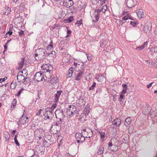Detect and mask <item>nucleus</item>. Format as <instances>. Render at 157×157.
I'll list each match as a JSON object with an SVG mask.
<instances>
[{
	"label": "nucleus",
	"mask_w": 157,
	"mask_h": 157,
	"mask_svg": "<svg viewBox=\"0 0 157 157\" xmlns=\"http://www.w3.org/2000/svg\"><path fill=\"white\" fill-rule=\"evenodd\" d=\"M62 122L63 121L56 120L52 125L49 131L53 128V130L52 132L53 134H56L57 133V132H60L61 130V124Z\"/></svg>",
	"instance_id": "nucleus-1"
},
{
	"label": "nucleus",
	"mask_w": 157,
	"mask_h": 157,
	"mask_svg": "<svg viewBox=\"0 0 157 157\" xmlns=\"http://www.w3.org/2000/svg\"><path fill=\"white\" fill-rule=\"evenodd\" d=\"M53 72L52 74H50L49 76L48 77L46 75H48V74L46 73L45 74V77L46 78V79H44V80L48 82H49L53 85L56 84L57 83H58L59 81V79L56 76H54L52 75Z\"/></svg>",
	"instance_id": "nucleus-2"
},
{
	"label": "nucleus",
	"mask_w": 157,
	"mask_h": 157,
	"mask_svg": "<svg viewBox=\"0 0 157 157\" xmlns=\"http://www.w3.org/2000/svg\"><path fill=\"white\" fill-rule=\"evenodd\" d=\"M56 120L62 121L65 116L63 111L61 109L58 108L55 112Z\"/></svg>",
	"instance_id": "nucleus-3"
},
{
	"label": "nucleus",
	"mask_w": 157,
	"mask_h": 157,
	"mask_svg": "<svg viewBox=\"0 0 157 157\" xmlns=\"http://www.w3.org/2000/svg\"><path fill=\"white\" fill-rule=\"evenodd\" d=\"M44 140L43 144L47 147H48L53 144L54 138L51 135H46L45 137Z\"/></svg>",
	"instance_id": "nucleus-4"
},
{
	"label": "nucleus",
	"mask_w": 157,
	"mask_h": 157,
	"mask_svg": "<svg viewBox=\"0 0 157 157\" xmlns=\"http://www.w3.org/2000/svg\"><path fill=\"white\" fill-rule=\"evenodd\" d=\"M77 108L74 105H69L67 108L66 113L68 116H73L77 112Z\"/></svg>",
	"instance_id": "nucleus-5"
},
{
	"label": "nucleus",
	"mask_w": 157,
	"mask_h": 157,
	"mask_svg": "<svg viewBox=\"0 0 157 157\" xmlns=\"http://www.w3.org/2000/svg\"><path fill=\"white\" fill-rule=\"evenodd\" d=\"M35 52L39 53V56L42 59H45L48 54L46 50L41 48L36 50Z\"/></svg>",
	"instance_id": "nucleus-6"
},
{
	"label": "nucleus",
	"mask_w": 157,
	"mask_h": 157,
	"mask_svg": "<svg viewBox=\"0 0 157 157\" xmlns=\"http://www.w3.org/2000/svg\"><path fill=\"white\" fill-rule=\"evenodd\" d=\"M42 70H44L45 72L48 74H52L53 71V67L51 65H50L49 66L46 64L43 65L41 67Z\"/></svg>",
	"instance_id": "nucleus-7"
},
{
	"label": "nucleus",
	"mask_w": 157,
	"mask_h": 157,
	"mask_svg": "<svg viewBox=\"0 0 157 157\" xmlns=\"http://www.w3.org/2000/svg\"><path fill=\"white\" fill-rule=\"evenodd\" d=\"M43 130L41 128H37L34 131V136L35 139L37 140H40L43 136Z\"/></svg>",
	"instance_id": "nucleus-8"
},
{
	"label": "nucleus",
	"mask_w": 157,
	"mask_h": 157,
	"mask_svg": "<svg viewBox=\"0 0 157 157\" xmlns=\"http://www.w3.org/2000/svg\"><path fill=\"white\" fill-rule=\"evenodd\" d=\"M44 80V74L41 72H38L34 76L33 80L34 81L38 82L42 81L43 79Z\"/></svg>",
	"instance_id": "nucleus-9"
},
{
	"label": "nucleus",
	"mask_w": 157,
	"mask_h": 157,
	"mask_svg": "<svg viewBox=\"0 0 157 157\" xmlns=\"http://www.w3.org/2000/svg\"><path fill=\"white\" fill-rule=\"evenodd\" d=\"M137 1L135 0L134 2L133 0H125V4L127 5V7L129 8H131L134 7L137 3Z\"/></svg>",
	"instance_id": "nucleus-10"
},
{
	"label": "nucleus",
	"mask_w": 157,
	"mask_h": 157,
	"mask_svg": "<svg viewBox=\"0 0 157 157\" xmlns=\"http://www.w3.org/2000/svg\"><path fill=\"white\" fill-rule=\"evenodd\" d=\"M36 152L40 155L44 154L45 151V147L43 146L38 145L35 148Z\"/></svg>",
	"instance_id": "nucleus-11"
},
{
	"label": "nucleus",
	"mask_w": 157,
	"mask_h": 157,
	"mask_svg": "<svg viewBox=\"0 0 157 157\" xmlns=\"http://www.w3.org/2000/svg\"><path fill=\"white\" fill-rule=\"evenodd\" d=\"M43 114L45 116L44 119L46 120L49 119L50 117L52 118L53 116L52 112L50 110H47L44 113H43Z\"/></svg>",
	"instance_id": "nucleus-12"
},
{
	"label": "nucleus",
	"mask_w": 157,
	"mask_h": 157,
	"mask_svg": "<svg viewBox=\"0 0 157 157\" xmlns=\"http://www.w3.org/2000/svg\"><path fill=\"white\" fill-rule=\"evenodd\" d=\"M151 109V107L149 105H147L146 106H144L143 108V113L144 115H148Z\"/></svg>",
	"instance_id": "nucleus-13"
},
{
	"label": "nucleus",
	"mask_w": 157,
	"mask_h": 157,
	"mask_svg": "<svg viewBox=\"0 0 157 157\" xmlns=\"http://www.w3.org/2000/svg\"><path fill=\"white\" fill-rule=\"evenodd\" d=\"M112 124L115 125L116 127L120 126L121 123V120L120 118H115L112 122Z\"/></svg>",
	"instance_id": "nucleus-14"
},
{
	"label": "nucleus",
	"mask_w": 157,
	"mask_h": 157,
	"mask_svg": "<svg viewBox=\"0 0 157 157\" xmlns=\"http://www.w3.org/2000/svg\"><path fill=\"white\" fill-rule=\"evenodd\" d=\"M80 71L77 74L75 77V80L76 81H78L80 80L81 78L82 77L84 73V69L83 68L82 69V71L79 70Z\"/></svg>",
	"instance_id": "nucleus-15"
},
{
	"label": "nucleus",
	"mask_w": 157,
	"mask_h": 157,
	"mask_svg": "<svg viewBox=\"0 0 157 157\" xmlns=\"http://www.w3.org/2000/svg\"><path fill=\"white\" fill-rule=\"evenodd\" d=\"M20 119L21 121V124H24L26 123H28L29 122L28 117L24 115V114L20 118Z\"/></svg>",
	"instance_id": "nucleus-16"
},
{
	"label": "nucleus",
	"mask_w": 157,
	"mask_h": 157,
	"mask_svg": "<svg viewBox=\"0 0 157 157\" xmlns=\"http://www.w3.org/2000/svg\"><path fill=\"white\" fill-rule=\"evenodd\" d=\"M97 149L98 151L97 152L98 155H101L103 154L104 151V148L101 145H100L98 147Z\"/></svg>",
	"instance_id": "nucleus-17"
},
{
	"label": "nucleus",
	"mask_w": 157,
	"mask_h": 157,
	"mask_svg": "<svg viewBox=\"0 0 157 157\" xmlns=\"http://www.w3.org/2000/svg\"><path fill=\"white\" fill-rule=\"evenodd\" d=\"M62 92V91L61 90H58L57 92L56 93L55 95L54 99L55 102H57L58 101L59 97Z\"/></svg>",
	"instance_id": "nucleus-18"
},
{
	"label": "nucleus",
	"mask_w": 157,
	"mask_h": 157,
	"mask_svg": "<svg viewBox=\"0 0 157 157\" xmlns=\"http://www.w3.org/2000/svg\"><path fill=\"white\" fill-rule=\"evenodd\" d=\"M97 132L100 134V140L102 142H104L105 140V132L98 131Z\"/></svg>",
	"instance_id": "nucleus-19"
},
{
	"label": "nucleus",
	"mask_w": 157,
	"mask_h": 157,
	"mask_svg": "<svg viewBox=\"0 0 157 157\" xmlns=\"http://www.w3.org/2000/svg\"><path fill=\"white\" fill-rule=\"evenodd\" d=\"M150 51L149 52V54L153 56L154 55H155L156 53H157V47H154V48H151L150 49Z\"/></svg>",
	"instance_id": "nucleus-20"
},
{
	"label": "nucleus",
	"mask_w": 157,
	"mask_h": 157,
	"mask_svg": "<svg viewBox=\"0 0 157 157\" xmlns=\"http://www.w3.org/2000/svg\"><path fill=\"white\" fill-rule=\"evenodd\" d=\"M132 121V118L130 117H128L125 120L124 122V125L126 127H127L130 124Z\"/></svg>",
	"instance_id": "nucleus-21"
},
{
	"label": "nucleus",
	"mask_w": 157,
	"mask_h": 157,
	"mask_svg": "<svg viewBox=\"0 0 157 157\" xmlns=\"http://www.w3.org/2000/svg\"><path fill=\"white\" fill-rule=\"evenodd\" d=\"M95 78L98 82H102L105 81V76L101 75H98L96 76Z\"/></svg>",
	"instance_id": "nucleus-22"
},
{
	"label": "nucleus",
	"mask_w": 157,
	"mask_h": 157,
	"mask_svg": "<svg viewBox=\"0 0 157 157\" xmlns=\"http://www.w3.org/2000/svg\"><path fill=\"white\" fill-rule=\"evenodd\" d=\"M110 142H112L114 145L119 146V141L116 138H112L110 140Z\"/></svg>",
	"instance_id": "nucleus-23"
},
{
	"label": "nucleus",
	"mask_w": 157,
	"mask_h": 157,
	"mask_svg": "<svg viewBox=\"0 0 157 157\" xmlns=\"http://www.w3.org/2000/svg\"><path fill=\"white\" fill-rule=\"evenodd\" d=\"M82 135V134H80V133H77L75 135L76 140L77 143L78 144V145L79 144L80 137H81Z\"/></svg>",
	"instance_id": "nucleus-24"
},
{
	"label": "nucleus",
	"mask_w": 157,
	"mask_h": 157,
	"mask_svg": "<svg viewBox=\"0 0 157 157\" xmlns=\"http://www.w3.org/2000/svg\"><path fill=\"white\" fill-rule=\"evenodd\" d=\"M137 15L140 18L143 17L144 16V14L143 13V10L139 9L138 12L137 13Z\"/></svg>",
	"instance_id": "nucleus-25"
},
{
	"label": "nucleus",
	"mask_w": 157,
	"mask_h": 157,
	"mask_svg": "<svg viewBox=\"0 0 157 157\" xmlns=\"http://www.w3.org/2000/svg\"><path fill=\"white\" fill-rule=\"evenodd\" d=\"M25 58H22L21 59V61L18 63L19 67H18V69H20L22 68L24 64H25L24 63Z\"/></svg>",
	"instance_id": "nucleus-26"
},
{
	"label": "nucleus",
	"mask_w": 157,
	"mask_h": 157,
	"mask_svg": "<svg viewBox=\"0 0 157 157\" xmlns=\"http://www.w3.org/2000/svg\"><path fill=\"white\" fill-rule=\"evenodd\" d=\"M147 45V42H145L143 44L140 46H139L136 48V49L139 51L141 50L144 49Z\"/></svg>",
	"instance_id": "nucleus-27"
},
{
	"label": "nucleus",
	"mask_w": 157,
	"mask_h": 157,
	"mask_svg": "<svg viewBox=\"0 0 157 157\" xmlns=\"http://www.w3.org/2000/svg\"><path fill=\"white\" fill-rule=\"evenodd\" d=\"M122 87L123 89L121 92V93L125 94L126 93L127 90L128 89L127 85L126 84H123L122 85Z\"/></svg>",
	"instance_id": "nucleus-28"
},
{
	"label": "nucleus",
	"mask_w": 157,
	"mask_h": 157,
	"mask_svg": "<svg viewBox=\"0 0 157 157\" xmlns=\"http://www.w3.org/2000/svg\"><path fill=\"white\" fill-rule=\"evenodd\" d=\"M90 106H88V105H86L84 109V112L85 114V116H86V115H87L90 112Z\"/></svg>",
	"instance_id": "nucleus-29"
},
{
	"label": "nucleus",
	"mask_w": 157,
	"mask_h": 157,
	"mask_svg": "<svg viewBox=\"0 0 157 157\" xmlns=\"http://www.w3.org/2000/svg\"><path fill=\"white\" fill-rule=\"evenodd\" d=\"M73 17L70 16L67 19H66L64 20V22L66 23H70L74 20Z\"/></svg>",
	"instance_id": "nucleus-30"
},
{
	"label": "nucleus",
	"mask_w": 157,
	"mask_h": 157,
	"mask_svg": "<svg viewBox=\"0 0 157 157\" xmlns=\"http://www.w3.org/2000/svg\"><path fill=\"white\" fill-rule=\"evenodd\" d=\"M4 136L6 140L8 141L10 137V135L9 133L7 132H5L4 133Z\"/></svg>",
	"instance_id": "nucleus-31"
},
{
	"label": "nucleus",
	"mask_w": 157,
	"mask_h": 157,
	"mask_svg": "<svg viewBox=\"0 0 157 157\" xmlns=\"http://www.w3.org/2000/svg\"><path fill=\"white\" fill-rule=\"evenodd\" d=\"M119 146H116L113 145V147H112L111 148V149H110L111 150V151L113 152H115L117 151L118 150V147Z\"/></svg>",
	"instance_id": "nucleus-32"
},
{
	"label": "nucleus",
	"mask_w": 157,
	"mask_h": 157,
	"mask_svg": "<svg viewBox=\"0 0 157 157\" xmlns=\"http://www.w3.org/2000/svg\"><path fill=\"white\" fill-rule=\"evenodd\" d=\"M39 22L41 23L45 19L44 16V15H40L38 17Z\"/></svg>",
	"instance_id": "nucleus-33"
},
{
	"label": "nucleus",
	"mask_w": 157,
	"mask_h": 157,
	"mask_svg": "<svg viewBox=\"0 0 157 157\" xmlns=\"http://www.w3.org/2000/svg\"><path fill=\"white\" fill-rule=\"evenodd\" d=\"M17 99H14L13 100V101L11 103V108H14V107L15 106L16 104H17Z\"/></svg>",
	"instance_id": "nucleus-34"
},
{
	"label": "nucleus",
	"mask_w": 157,
	"mask_h": 157,
	"mask_svg": "<svg viewBox=\"0 0 157 157\" xmlns=\"http://www.w3.org/2000/svg\"><path fill=\"white\" fill-rule=\"evenodd\" d=\"M82 20L81 19L79 20H77L76 23H75V25H77L78 26H80L82 24Z\"/></svg>",
	"instance_id": "nucleus-35"
},
{
	"label": "nucleus",
	"mask_w": 157,
	"mask_h": 157,
	"mask_svg": "<svg viewBox=\"0 0 157 157\" xmlns=\"http://www.w3.org/2000/svg\"><path fill=\"white\" fill-rule=\"evenodd\" d=\"M44 113L42 109H39L38 111L36 113V115L40 117H41V113Z\"/></svg>",
	"instance_id": "nucleus-36"
},
{
	"label": "nucleus",
	"mask_w": 157,
	"mask_h": 157,
	"mask_svg": "<svg viewBox=\"0 0 157 157\" xmlns=\"http://www.w3.org/2000/svg\"><path fill=\"white\" fill-rule=\"evenodd\" d=\"M47 55L48 56L54 58L56 56V52L55 51H53L49 54L48 53Z\"/></svg>",
	"instance_id": "nucleus-37"
},
{
	"label": "nucleus",
	"mask_w": 157,
	"mask_h": 157,
	"mask_svg": "<svg viewBox=\"0 0 157 157\" xmlns=\"http://www.w3.org/2000/svg\"><path fill=\"white\" fill-rule=\"evenodd\" d=\"M107 8V5H104L100 9V10L101 12H102L103 13H104L105 12Z\"/></svg>",
	"instance_id": "nucleus-38"
},
{
	"label": "nucleus",
	"mask_w": 157,
	"mask_h": 157,
	"mask_svg": "<svg viewBox=\"0 0 157 157\" xmlns=\"http://www.w3.org/2000/svg\"><path fill=\"white\" fill-rule=\"evenodd\" d=\"M73 73V71H71L70 70H69L68 72V74L67 75V77L69 78L71 77Z\"/></svg>",
	"instance_id": "nucleus-39"
},
{
	"label": "nucleus",
	"mask_w": 157,
	"mask_h": 157,
	"mask_svg": "<svg viewBox=\"0 0 157 157\" xmlns=\"http://www.w3.org/2000/svg\"><path fill=\"white\" fill-rule=\"evenodd\" d=\"M17 85L16 82H12L10 84V88L11 89H14L15 88Z\"/></svg>",
	"instance_id": "nucleus-40"
},
{
	"label": "nucleus",
	"mask_w": 157,
	"mask_h": 157,
	"mask_svg": "<svg viewBox=\"0 0 157 157\" xmlns=\"http://www.w3.org/2000/svg\"><path fill=\"white\" fill-rule=\"evenodd\" d=\"M65 1H66L65 0H63V6L67 8H69V3Z\"/></svg>",
	"instance_id": "nucleus-41"
},
{
	"label": "nucleus",
	"mask_w": 157,
	"mask_h": 157,
	"mask_svg": "<svg viewBox=\"0 0 157 157\" xmlns=\"http://www.w3.org/2000/svg\"><path fill=\"white\" fill-rule=\"evenodd\" d=\"M130 24L131 25H132L133 27H134L136 26V25L139 24V23L137 21H131L130 22Z\"/></svg>",
	"instance_id": "nucleus-42"
},
{
	"label": "nucleus",
	"mask_w": 157,
	"mask_h": 157,
	"mask_svg": "<svg viewBox=\"0 0 157 157\" xmlns=\"http://www.w3.org/2000/svg\"><path fill=\"white\" fill-rule=\"evenodd\" d=\"M123 94L120 93V98H119V101L120 102H123L122 100L124 98V95Z\"/></svg>",
	"instance_id": "nucleus-43"
},
{
	"label": "nucleus",
	"mask_w": 157,
	"mask_h": 157,
	"mask_svg": "<svg viewBox=\"0 0 157 157\" xmlns=\"http://www.w3.org/2000/svg\"><path fill=\"white\" fill-rule=\"evenodd\" d=\"M96 83L94 82L91 86L89 88V90H93L94 89V87H96Z\"/></svg>",
	"instance_id": "nucleus-44"
},
{
	"label": "nucleus",
	"mask_w": 157,
	"mask_h": 157,
	"mask_svg": "<svg viewBox=\"0 0 157 157\" xmlns=\"http://www.w3.org/2000/svg\"><path fill=\"white\" fill-rule=\"evenodd\" d=\"M87 59L89 61H91L92 59V55L90 54H86Z\"/></svg>",
	"instance_id": "nucleus-45"
},
{
	"label": "nucleus",
	"mask_w": 157,
	"mask_h": 157,
	"mask_svg": "<svg viewBox=\"0 0 157 157\" xmlns=\"http://www.w3.org/2000/svg\"><path fill=\"white\" fill-rule=\"evenodd\" d=\"M19 76H20V78H19V80L18 81V82L21 83H22L23 82V81H22V79L24 78V76L22 74L19 75Z\"/></svg>",
	"instance_id": "nucleus-46"
},
{
	"label": "nucleus",
	"mask_w": 157,
	"mask_h": 157,
	"mask_svg": "<svg viewBox=\"0 0 157 157\" xmlns=\"http://www.w3.org/2000/svg\"><path fill=\"white\" fill-rule=\"evenodd\" d=\"M114 145L112 142H110V140L109 141L108 144V148L109 149H111L112 147Z\"/></svg>",
	"instance_id": "nucleus-47"
},
{
	"label": "nucleus",
	"mask_w": 157,
	"mask_h": 157,
	"mask_svg": "<svg viewBox=\"0 0 157 157\" xmlns=\"http://www.w3.org/2000/svg\"><path fill=\"white\" fill-rule=\"evenodd\" d=\"M24 90L23 88H22L17 93L15 94V96L18 97L20 96L22 91Z\"/></svg>",
	"instance_id": "nucleus-48"
},
{
	"label": "nucleus",
	"mask_w": 157,
	"mask_h": 157,
	"mask_svg": "<svg viewBox=\"0 0 157 157\" xmlns=\"http://www.w3.org/2000/svg\"><path fill=\"white\" fill-rule=\"evenodd\" d=\"M59 132H57V133L55 134L56 135V136H57L58 137H59V138L61 140H60V142L63 138V137L62 136H60L61 134L60 133H59Z\"/></svg>",
	"instance_id": "nucleus-49"
},
{
	"label": "nucleus",
	"mask_w": 157,
	"mask_h": 157,
	"mask_svg": "<svg viewBox=\"0 0 157 157\" xmlns=\"http://www.w3.org/2000/svg\"><path fill=\"white\" fill-rule=\"evenodd\" d=\"M85 137L83 136V135H82L81 137H80L79 143H82L85 141Z\"/></svg>",
	"instance_id": "nucleus-50"
},
{
	"label": "nucleus",
	"mask_w": 157,
	"mask_h": 157,
	"mask_svg": "<svg viewBox=\"0 0 157 157\" xmlns=\"http://www.w3.org/2000/svg\"><path fill=\"white\" fill-rule=\"evenodd\" d=\"M133 126H130L128 128V130L129 133H131L132 132L133 130Z\"/></svg>",
	"instance_id": "nucleus-51"
},
{
	"label": "nucleus",
	"mask_w": 157,
	"mask_h": 157,
	"mask_svg": "<svg viewBox=\"0 0 157 157\" xmlns=\"http://www.w3.org/2000/svg\"><path fill=\"white\" fill-rule=\"evenodd\" d=\"M99 13H97L96 15L94 17L95 19V21H98L99 20Z\"/></svg>",
	"instance_id": "nucleus-52"
},
{
	"label": "nucleus",
	"mask_w": 157,
	"mask_h": 157,
	"mask_svg": "<svg viewBox=\"0 0 157 157\" xmlns=\"http://www.w3.org/2000/svg\"><path fill=\"white\" fill-rule=\"evenodd\" d=\"M57 105L56 103H55L52 105L50 109H51L50 111H53L54 109L56 108Z\"/></svg>",
	"instance_id": "nucleus-53"
},
{
	"label": "nucleus",
	"mask_w": 157,
	"mask_h": 157,
	"mask_svg": "<svg viewBox=\"0 0 157 157\" xmlns=\"http://www.w3.org/2000/svg\"><path fill=\"white\" fill-rule=\"evenodd\" d=\"M71 33V30H69L68 29L67 30V34L66 35V37H68L70 36Z\"/></svg>",
	"instance_id": "nucleus-54"
},
{
	"label": "nucleus",
	"mask_w": 157,
	"mask_h": 157,
	"mask_svg": "<svg viewBox=\"0 0 157 157\" xmlns=\"http://www.w3.org/2000/svg\"><path fill=\"white\" fill-rule=\"evenodd\" d=\"M148 26L150 27V25H144V27L145 28L147 29V31L148 30L150 31L151 30V27L149 28V27H148Z\"/></svg>",
	"instance_id": "nucleus-55"
},
{
	"label": "nucleus",
	"mask_w": 157,
	"mask_h": 157,
	"mask_svg": "<svg viewBox=\"0 0 157 157\" xmlns=\"http://www.w3.org/2000/svg\"><path fill=\"white\" fill-rule=\"evenodd\" d=\"M102 91V88L101 87H98L96 90V93H100Z\"/></svg>",
	"instance_id": "nucleus-56"
},
{
	"label": "nucleus",
	"mask_w": 157,
	"mask_h": 157,
	"mask_svg": "<svg viewBox=\"0 0 157 157\" xmlns=\"http://www.w3.org/2000/svg\"><path fill=\"white\" fill-rule=\"evenodd\" d=\"M53 48V46L48 45L46 49L47 50H50Z\"/></svg>",
	"instance_id": "nucleus-57"
},
{
	"label": "nucleus",
	"mask_w": 157,
	"mask_h": 157,
	"mask_svg": "<svg viewBox=\"0 0 157 157\" xmlns=\"http://www.w3.org/2000/svg\"><path fill=\"white\" fill-rule=\"evenodd\" d=\"M14 139V140L15 143L16 144V145L17 146H19L20 145V144L19 143L18 141L17 140V138Z\"/></svg>",
	"instance_id": "nucleus-58"
},
{
	"label": "nucleus",
	"mask_w": 157,
	"mask_h": 157,
	"mask_svg": "<svg viewBox=\"0 0 157 157\" xmlns=\"http://www.w3.org/2000/svg\"><path fill=\"white\" fill-rule=\"evenodd\" d=\"M26 79H29V80H30V78L29 77L25 78V77H24V78L22 79V81L23 80V82L24 84H26V82L25 83V81H26Z\"/></svg>",
	"instance_id": "nucleus-59"
},
{
	"label": "nucleus",
	"mask_w": 157,
	"mask_h": 157,
	"mask_svg": "<svg viewBox=\"0 0 157 157\" xmlns=\"http://www.w3.org/2000/svg\"><path fill=\"white\" fill-rule=\"evenodd\" d=\"M7 79V77H5L4 78H0V82L2 83L3 82L5 81Z\"/></svg>",
	"instance_id": "nucleus-60"
},
{
	"label": "nucleus",
	"mask_w": 157,
	"mask_h": 157,
	"mask_svg": "<svg viewBox=\"0 0 157 157\" xmlns=\"http://www.w3.org/2000/svg\"><path fill=\"white\" fill-rule=\"evenodd\" d=\"M11 27H10L9 28V30L7 33V34H9L10 36H11L12 34V32L11 31L12 29Z\"/></svg>",
	"instance_id": "nucleus-61"
},
{
	"label": "nucleus",
	"mask_w": 157,
	"mask_h": 157,
	"mask_svg": "<svg viewBox=\"0 0 157 157\" xmlns=\"http://www.w3.org/2000/svg\"><path fill=\"white\" fill-rule=\"evenodd\" d=\"M36 128V124L34 123H33L31 125V128L33 129H35Z\"/></svg>",
	"instance_id": "nucleus-62"
},
{
	"label": "nucleus",
	"mask_w": 157,
	"mask_h": 157,
	"mask_svg": "<svg viewBox=\"0 0 157 157\" xmlns=\"http://www.w3.org/2000/svg\"><path fill=\"white\" fill-rule=\"evenodd\" d=\"M18 33L19 36H22L23 34H24V31L22 30H20V32Z\"/></svg>",
	"instance_id": "nucleus-63"
},
{
	"label": "nucleus",
	"mask_w": 157,
	"mask_h": 157,
	"mask_svg": "<svg viewBox=\"0 0 157 157\" xmlns=\"http://www.w3.org/2000/svg\"><path fill=\"white\" fill-rule=\"evenodd\" d=\"M65 157H73L72 156H71L69 153H66L65 154Z\"/></svg>",
	"instance_id": "nucleus-64"
}]
</instances>
